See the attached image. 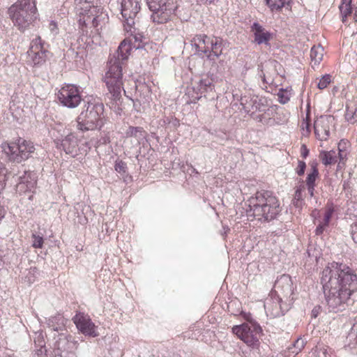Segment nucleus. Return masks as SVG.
<instances>
[{"label": "nucleus", "instance_id": "1", "mask_svg": "<svg viewBox=\"0 0 357 357\" xmlns=\"http://www.w3.org/2000/svg\"><path fill=\"white\" fill-rule=\"evenodd\" d=\"M330 311H342L353 292L357 290V275L343 263L333 261L323 270L321 278Z\"/></svg>", "mask_w": 357, "mask_h": 357}, {"label": "nucleus", "instance_id": "2", "mask_svg": "<svg viewBox=\"0 0 357 357\" xmlns=\"http://www.w3.org/2000/svg\"><path fill=\"white\" fill-rule=\"evenodd\" d=\"M130 47L124 41L119 45L116 52L110 57L107 63V70L104 77V82L110 95V98L120 101L123 87L122 66L130 54Z\"/></svg>", "mask_w": 357, "mask_h": 357}, {"label": "nucleus", "instance_id": "3", "mask_svg": "<svg viewBox=\"0 0 357 357\" xmlns=\"http://www.w3.org/2000/svg\"><path fill=\"white\" fill-rule=\"evenodd\" d=\"M248 217L264 222H269L275 219L280 212L278 198L270 191L261 190L257 192L245 202Z\"/></svg>", "mask_w": 357, "mask_h": 357}, {"label": "nucleus", "instance_id": "4", "mask_svg": "<svg viewBox=\"0 0 357 357\" xmlns=\"http://www.w3.org/2000/svg\"><path fill=\"white\" fill-rule=\"evenodd\" d=\"M86 102L77 117V129L82 132L100 130L105 124L103 104L95 99Z\"/></svg>", "mask_w": 357, "mask_h": 357}, {"label": "nucleus", "instance_id": "5", "mask_svg": "<svg viewBox=\"0 0 357 357\" xmlns=\"http://www.w3.org/2000/svg\"><path fill=\"white\" fill-rule=\"evenodd\" d=\"M8 13L14 25L24 31L37 18L36 0H17L8 8Z\"/></svg>", "mask_w": 357, "mask_h": 357}, {"label": "nucleus", "instance_id": "6", "mask_svg": "<svg viewBox=\"0 0 357 357\" xmlns=\"http://www.w3.org/2000/svg\"><path fill=\"white\" fill-rule=\"evenodd\" d=\"M75 3L77 13L83 16L79 20V24L91 22L94 27H98L107 22V15L103 13L102 8L93 5L94 0H75Z\"/></svg>", "mask_w": 357, "mask_h": 357}, {"label": "nucleus", "instance_id": "7", "mask_svg": "<svg viewBox=\"0 0 357 357\" xmlns=\"http://www.w3.org/2000/svg\"><path fill=\"white\" fill-rule=\"evenodd\" d=\"M232 332L248 346L255 348L259 344V337L262 329L255 320L250 319L248 323L234 326Z\"/></svg>", "mask_w": 357, "mask_h": 357}, {"label": "nucleus", "instance_id": "8", "mask_svg": "<svg viewBox=\"0 0 357 357\" xmlns=\"http://www.w3.org/2000/svg\"><path fill=\"white\" fill-rule=\"evenodd\" d=\"M3 151L8 156L9 160L20 162L28 159L35 151L32 142L23 139H19L18 142H3L1 144Z\"/></svg>", "mask_w": 357, "mask_h": 357}, {"label": "nucleus", "instance_id": "9", "mask_svg": "<svg viewBox=\"0 0 357 357\" xmlns=\"http://www.w3.org/2000/svg\"><path fill=\"white\" fill-rule=\"evenodd\" d=\"M147 5L153 12L151 19L158 24L167 22L175 10L174 5L167 0H147Z\"/></svg>", "mask_w": 357, "mask_h": 357}, {"label": "nucleus", "instance_id": "10", "mask_svg": "<svg viewBox=\"0 0 357 357\" xmlns=\"http://www.w3.org/2000/svg\"><path fill=\"white\" fill-rule=\"evenodd\" d=\"M121 13L126 23L125 29L132 31L141 10V0H121Z\"/></svg>", "mask_w": 357, "mask_h": 357}, {"label": "nucleus", "instance_id": "11", "mask_svg": "<svg viewBox=\"0 0 357 357\" xmlns=\"http://www.w3.org/2000/svg\"><path fill=\"white\" fill-rule=\"evenodd\" d=\"M78 345V342L72 340L71 336L61 334L54 345V357H77L75 351Z\"/></svg>", "mask_w": 357, "mask_h": 357}, {"label": "nucleus", "instance_id": "12", "mask_svg": "<svg viewBox=\"0 0 357 357\" xmlns=\"http://www.w3.org/2000/svg\"><path fill=\"white\" fill-rule=\"evenodd\" d=\"M57 97L61 104L68 108L77 107L82 101L80 91L74 84H67L61 87Z\"/></svg>", "mask_w": 357, "mask_h": 357}, {"label": "nucleus", "instance_id": "13", "mask_svg": "<svg viewBox=\"0 0 357 357\" xmlns=\"http://www.w3.org/2000/svg\"><path fill=\"white\" fill-rule=\"evenodd\" d=\"M72 319L78 331L83 335L92 337L99 335L97 326L92 321L89 314L84 312H77Z\"/></svg>", "mask_w": 357, "mask_h": 357}, {"label": "nucleus", "instance_id": "14", "mask_svg": "<svg viewBox=\"0 0 357 357\" xmlns=\"http://www.w3.org/2000/svg\"><path fill=\"white\" fill-rule=\"evenodd\" d=\"M264 309L267 316L271 318H276L284 315L288 310L287 306H284L280 295H274L271 293L270 296L266 299Z\"/></svg>", "mask_w": 357, "mask_h": 357}, {"label": "nucleus", "instance_id": "15", "mask_svg": "<svg viewBox=\"0 0 357 357\" xmlns=\"http://www.w3.org/2000/svg\"><path fill=\"white\" fill-rule=\"evenodd\" d=\"M28 53L31 57L34 65H39L45 61L48 51L45 47V43L42 41L40 36L36 37L31 41Z\"/></svg>", "mask_w": 357, "mask_h": 357}, {"label": "nucleus", "instance_id": "16", "mask_svg": "<svg viewBox=\"0 0 357 357\" xmlns=\"http://www.w3.org/2000/svg\"><path fill=\"white\" fill-rule=\"evenodd\" d=\"M333 121L331 116H321L314 122V134L320 141L327 140L330 136V127Z\"/></svg>", "mask_w": 357, "mask_h": 357}, {"label": "nucleus", "instance_id": "17", "mask_svg": "<svg viewBox=\"0 0 357 357\" xmlns=\"http://www.w3.org/2000/svg\"><path fill=\"white\" fill-rule=\"evenodd\" d=\"M274 295L281 294L283 297H289L293 293V283L288 275H282L275 282Z\"/></svg>", "mask_w": 357, "mask_h": 357}, {"label": "nucleus", "instance_id": "18", "mask_svg": "<svg viewBox=\"0 0 357 357\" xmlns=\"http://www.w3.org/2000/svg\"><path fill=\"white\" fill-rule=\"evenodd\" d=\"M241 105L245 113H255L257 111L266 112V109L261 100L257 97L245 96L241 98Z\"/></svg>", "mask_w": 357, "mask_h": 357}, {"label": "nucleus", "instance_id": "19", "mask_svg": "<svg viewBox=\"0 0 357 357\" xmlns=\"http://www.w3.org/2000/svg\"><path fill=\"white\" fill-rule=\"evenodd\" d=\"M251 31L254 35V43L257 45L264 44L266 46H270L272 34L260 24L254 22L251 26Z\"/></svg>", "mask_w": 357, "mask_h": 357}, {"label": "nucleus", "instance_id": "20", "mask_svg": "<svg viewBox=\"0 0 357 357\" xmlns=\"http://www.w3.org/2000/svg\"><path fill=\"white\" fill-rule=\"evenodd\" d=\"M31 172L24 171L22 176L17 177L16 190L19 193L31 191L36 185V181Z\"/></svg>", "mask_w": 357, "mask_h": 357}, {"label": "nucleus", "instance_id": "21", "mask_svg": "<svg viewBox=\"0 0 357 357\" xmlns=\"http://www.w3.org/2000/svg\"><path fill=\"white\" fill-rule=\"evenodd\" d=\"M210 37L206 34L195 35L191 40L192 45L195 48L197 52L208 54L209 52V45L211 41Z\"/></svg>", "mask_w": 357, "mask_h": 357}, {"label": "nucleus", "instance_id": "22", "mask_svg": "<svg viewBox=\"0 0 357 357\" xmlns=\"http://www.w3.org/2000/svg\"><path fill=\"white\" fill-rule=\"evenodd\" d=\"M77 146V138L73 133L67 135L60 142V147H61L67 154H76Z\"/></svg>", "mask_w": 357, "mask_h": 357}, {"label": "nucleus", "instance_id": "23", "mask_svg": "<svg viewBox=\"0 0 357 357\" xmlns=\"http://www.w3.org/2000/svg\"><path fill=\"white\" fill-rule=\"evenodd\" d=\"M68 322V319L61 314H56L49 319L47 325L54 331H62Z\"/></svg>", "mask_w": 357, "mask_h": 357}, {"label": "nucleus", "instance_id": "24", "mask_svg": "<svg viewBox=\"0 0 357 357\" xmlns=\"http://www.w3.org/2000/svg\"><path fill=\"white\" fill-rule=\"evenodd\" d=\"M210 43L208 56L210 57L213 55L216 58L219 57L222 52V40L220 38H213Z\"/></svg>", "mask_w": 357, "mask_h": 357}, {"label": "nucleus", "instance_id": "25", "mask_svg": "<svg viewBox=\"0 0 357 357\" xmlns=\"http://www.w3.org/2000/svg\"><path fill=\"white\" fill-rule=\"evenodd\" d=\"M319 157L321 162L326 166L335 164L337 162L336 152L333 150L329 151H321Z\"/></svg>", "mask_w": 357, "mask_h": 357}, {"label": "nucleus", "instance_id": "26", "mask_svg": "<svg viewBox=\"0 0 357 357\" xmlns=\"http://www.w3.org/2000/svg\"><path fill=\"white\" fill-rule=\"evenodd\" d=\"M324 56V49L321 46H313L310 50V58L313 65L319 64Z\"/></svg>", "mask_w": 357, "mask_h": 357}, {"label": "nucleus", "instance_id": "27", "mask_svg": "<svg viewBox=\"0 0 357 357\" xmlns=\"http://www.w3.org/2000/svg\"><path fill=\"white\" fill-rule=\"evenodd\" d=\"M271 10H280L285 6H288L290 0H265Z\"/></svg>", "mask_w": 357, "mask_h": 357}, {"label": "nucleus", "instance_id": "28", "mask_svg": "<svg viewBox=\"0 0 357 357\" xmlns=\"http://www.w3.org/2000/svg\"><path fill=\"white\" fill-rule=\"evenodd\" d=\"M144 132H145L142 127L129 126L126 132V135L127 137H133L139 140L144 137Z\"/></svg>", "mask_w": 357, "mask_h": 357}, {"label": "nucleus", "instance_id": "29", "mask_svg": "<svg viewBox=\"0 0 357 357\" xmlns=\"http://www.w3.org/2000/svg\"><path fill=\"white\" fill-rule=\"evenodd\" d=\"M345 119L351 123H354L357 121V107L355 105H347Z\"/></svg>", "mask_w": 357, "mask_h": 357}, {"label": "nucleus", "instance_id": "30", "mask_svg": "<svg viewBox=\"0 0 357 357\" xmlns=\"http://www.w3.org/2000/svg\"><path fill=\"white\" fill-rule=\"evenodd\" d=\"M319 176V171L315 166H312L311 172L307 174L306 178V186H316L315 181Z\"/></svg>", "mask_w": 357, "mask_h": 357}, {"label": "nucleus", "instance_id": "31", "mask_svg": "<svg viewBox=\"0 0 357 357\" xmlns=\"http://www.w3.org/2000/svg\"><path fill=\"white\" fill-rule=\"evenodd\" d=\"M32 238V246L34 248H42L44 243V238L42 235L36 234L33 233L31 235Z\"/></svg>", "mask_w": 357, "mask_h": 357}, {"label": "nucleus", "instance_id": "32", "mask_svg": "<svg viewBox=\"0 0 357 357\" xmlns=\"http://www.w3.org/2000/svg\"><path fill=\"white\" fill-rule=\"evenodd\" d=\"M344 144V145H347V142L344 141V140H341L339 144H338V155H337V160L339 159V163H344V160L347 158V152L346 150H344V149H341V146Z\"/></svg>", "mask_w": 357, "mask_h": 357}, {"label": "nucleus", "instance_id": "33", "mask_svg": "<svg viewBox=\"0 0 357 357\" xmlns=\"http://www.w3.org/2000/svg\"><path fill=\"white\" fill-rule=\"evenodd\" d=\"M340 13L342 15V22L345 23L347 21V16L350 15L352 11L351 6L340 5Z\"/></svg>", "mask_w": 357, "mask_h": 357}, {"label": "nucleus", "instance_id": "34", "mask_svg": "<svg viewBox=\"0 0 357 357\" xmlns=\"http://www.w3.org/2000/svg\"><path fill=\"white\" fill-rule=\"evenodd\" d=\"M304 189V185H301L298 188L295 192L294 198V204L296 206H298L303 200V194L302 191Z\"/></svg>", "mask_w": 357, "mask_h": 357}, {"label": "nucleus", "instance_id": "35", "mask_svg": "<svg viewBox=\"0 0 357 357\" xmlns=\"http://www.w3.org/2000/svg\"><path fill=\"white\" fill-rule=\"evenodd\" d=\"M331 82V77L329 75H324L319 81L317 86L320 89H326Z\"/></svg>", "mask_w": 357, "mask_h": 357}, {"label": "nucleus", "instance_id": "36", "mask_svg": "<svg viewBox=\"0 0 357 357\" xmlns=\"http://www.w3.org/2000/svg\"><path fill=\"white\" fill-rule=\"evenodd\" d=\"M114 169L118 173L124 174L127 170L126 163L122 160L116 161L114 165Z\"/></svg>", "mask_w": 357, "mask_h": 357}, {"label": "nucleus", "instance_id": "37", "mask_svg": "<svg viewBox=\"0 0 357 357\" xmlns=\"http://www.w3.org/2000/svg\"><path fill=\"white\" fill-rule=\"evenodd\" d=\"M333 212L334 210L333 208H328L324 213V217L321 223L328 227Z\"/></svg>", "mask_w": 357, "mask_h": 357}, {"label": "nucleus", "instance_id": "38", "mask_svg": "<svg viewBox=\"0 0 357 357\" xmlns=\"http://www.w3.org/2000/svg\"><path fill=\"white\" fill-rule=\"evenodd\" d=\"M310 116L309 112L307 113V117L305 121H303L302 123V129L303 130V135L307 136L310 134Z\"/></svg>", "mask_w": 357, "mask_h": 357}, {"label": "nucleus", "instance_id": "39", "mask_svg": "<svg viewBox=\"0 0 357 357\" xmlns=\"http://www.w3.org/2000/svg\"><path fill=\"white\" fill-rule=\"evenodd\" d=\"M6 180V170L3 165L0 163V191L4 188Z\"/></svg>", "mask_w": 357, "mask_h": 357}, {"label": "nucleus", "instance_id": "40", "mask_svg": "<svg viewBox=\"0 0 357 357\" xmlns=\"http://www.w3.org/2000/svg\"><path fill=\"white\" fill-rule=\"evenodd\" d=\"M305 168H306L305 162H303V161L299 160L298 162L297 168L296 169V173L298 174V175H299V176L303 175L304 173H305Z\"/></svg>", "mask_w": 357, "mask_h": 357}, {"label": "nucleus", "instance_id": "41", "mask_svg": "<svg viewBox=\"0 0 357 357\" xmlns=\"http://www.w3.org/2000/svg\"><path fill=\"white\" fill-rule=\"evenodd\" d=\"M351 235L354 241L357 243V222L351 225Z\"/></svg>", "mask_w": 357, "mask_h": 357}, {"label": "nucleus", "instance_id": "42", "mask_svg": "<svg viewBox=\"0 0 357 357\" xmlns=\"http://www.w3.org/2000/svg\"><path fill=\"white\" fill-rule=\"evenodd\" d=\"M36 271V268H34L33 269H30L29 271V273L28 275H26V278H27V281L29 284L32 283L34 282L35 280V276H34V273Z\"/></svg>", "mask_w": 357, "mask_h": 357}, {"label": "nucleus", "instance_id": "43", "mask_svg": "<svg viewBox=\"0 0 357 357\" xmlns=\"http://www.w3.org/2000/svg\"><path fill=\"white\" fill-rule=\"evenodd\" d=\"M49 28L53 36H55L58 33L57 25L54 21L50 22Z\"/></svg>", "mask_w": 357, "mask_h": 357}, {"label": "nucleus", "instance_id": "44", "mask_svg": "<svg viewBox=\"0 0 357 357\" xmlns=\"http://www.w3.org/2000/svg\"><path fill=\"white\" fill-rule=\"evenodd\" d=\"M326 227V225H324V224H322V223L321 222V223H320V224L317 227V229H316V231H315L316 234H317V235H320V234H321L323 233V231H324V229H325V227Z\"/></svg>", "mask_w": 357, "mask_h": 357}, {"label": "nucleus", "instance_id": "45", "mask_svg": "<svg viewBox=\"0 0 357 357\" xmlns=\"http://www.w3.org/2000/svg\"><path fill=\"white\" fill-rule=\"evenodd\" d=\"M302 153L301 155L303 158H306L308 155L309 150L307 149L305 145H302L301 146Z\"/></svg>", "mask_w": 357, "mask_h": 357}, {"label": "nucleus", "instance_id": "46", "mask_svg": "<svg viewBox=\"0 0 357 357\" xmlns=\"http://www.w3.org/2000/svg\"><path fill=\"white\" fill-rule=\"evenodd\" d=\"M294 347H297L298 348V350L301 351L304 347L303 341L297 340L294 344Z\"/></svg>", "mask_w": 357, "mask_h": 357}, {"label": "nucleus", "instance_id": "47", "mask_svg": "<svg viewBox=\"0 0 357 357\" xmlns=\"http://www.w3.org/2000/svg\"><path fill=\"white\" fill-rule=\"evenodd\" d=\"M307 191H308V193H309L310 197H313L314 195L315 187L307 186Z\"/></svg>", "mask_w": 357, "mask_h": 357}, {"label": "nucleus", "instance_id": "48", "mask_svg": "<svg viewBox=\"0 0 357 357\" xmlns=\"http://www.w3.org/2000/svg\"><path fill=\"white\" fill-rule=\"evenodd\" d=\"M200 83L201 85H204L205 87L211 85V82L208 79H202Z\"/></svg>", "mask_w": 357, "mask_h": 357}, {"label": "nucleus", "instance_id": "49", "mask_svg": "<svg viewBox=\"0 0 357 357\" xmlns=\"http://www.w3.org/2000/svg\"><path fill=\"white\" fill-rule=\"evenodd\" d=\"M351 1L352 0H342V3L340 5L351 6Z\"/></svg>", "mask_w": 357, "mask_h": 357}, {"label": "nucleus", "instance_id": "50", "mask_svg": "<svg viewBox=\"0 0 357 357\" xmlns=\"http://www.w3.org/2000/svg\"><path fill=\"white\" fill-rule=\"evenodd\" d=\"M255 119L257 121H259V122H262V121H263V115H262V114H261V115H257V116H256L255 117Z\"/></svg>", "mask_w": 357, "mask_h": 357}, {"label": "nucleus", "instance_id": "51", "mask_svg": "<svg viewBox=\"0 0 357 357\" xmlns=\"http://www.w3.org/2000/svg\"><path fill=\"white\" fill-rule=\"evenodd\" d=\"M43 343H44L43 340H41L39 342V345L40 347V349H38V352L43 353V346H44Z\"/></svg>", "mask_w": 357, "mask_h": 357}, {"label": "nucleus", "instance_id": "52", "mask_svg": "<svg viewBox=\"0 0 357 357\" xmlns=\"http://www.w3.org/2000/svg\"><path fill=\"white\" fill-rule=\"evenodd\" d=\"M201 2L204 3H211L212 2H214L215 0H199Z\"/></svg>", "mask_w": 357, "mask_h": 357}, {"label": "nucleus", "instance_id": "53", "mask_svg": "<svg viewBox=\"0 0 357 357\" xmlns=\"http://www.w3.org/2000/svg\"><path fill=\"white\" fill-rule=\"evenodd\" d=\"M354 20L356 22H357V8L355 9L354 12Z\"/></svg>", "mask_w": 357, "mask_h": 357}, {"label": "nucleus", "instance_id": "54", "mask_svg": "<svg viewBox=\"0 0 357 357\" xmlns=\"http://www.w3.org/2000/svg\"><path fill=\"white\" fill-rule=\"evenodd\" d=\"M345 147H346V145L343 144V145L341 146V149H344V150H345Z\"/></svg>", "mask_w": 357, "mask_h": 357}]
</instances>
